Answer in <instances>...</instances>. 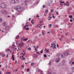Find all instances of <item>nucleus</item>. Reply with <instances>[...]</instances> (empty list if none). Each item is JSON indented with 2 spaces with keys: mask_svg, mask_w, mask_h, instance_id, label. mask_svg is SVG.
Wrapping results in <instances>:
<instances>
[{
  "mask_svg": "<svg viewBox=\"0 0 74 74\" xmlns=\"http://www.w3.org/2000/svg\"><path fill=\"white\" fill-rule=\"evenodd\" d=\"M14 8L16 10H17V11H18V12H21V11H22L23 9V7L20 5L16 6Z\"/></svg>",
  "mask_w": 74,
  "mask_h": 74,
  "instance_id": "f257e3e1",
  "label": "nucleus"
},
{
  "mask_svg": "<svg viewBox=\"0 0 74 74\" xmlns=\"http://www.w3.org/2000/svg\"><path fill=\"white\" fill-rule=\"evenodd\" d=\"M69 54V51H66L65 52H64L63 54H62L61 55V56L62 58H64L65 56H66L68 55Z\"/></svg>",
  "mask_w": 74,
  "mask_h": 74,
  "instance_id": "f03ea898",
  "label": "nucleus"
},
{
  "mask_svg": "<svg viewBox=\"0 0 74 74\" xmlns=\"http://www.w3.org/2000/svg\"><path fill=\"white\" fill-rule=\"evenodd\" d=\"M6 7V5H5V4L1 3L0 4V7L1 8H5Z\"/></svg>",
  "mask_w": 74,
  "mask_h": 74,
  "instance_id": "7ed1b4c3",
  "label": "nucleus"
},
{
  "mask_svg": "<svg viewBox=\"0 0 74 74\" xmlns=\"http://www.w3.org/2000/svg\"><path fill=\"white\" fill-rule=\"evenodd\" d=\"M1 12L2 14H7L8 12L6 10H3L1 11Z\"/></svg>",
  "mask_w": 74,
  "mask_h": 74,
  "instance_id": "20e7f679",
  "label": "nucleus"
},
{
  "mask_svg": "<svg viewBox=\"0 0 74 74\" xmlns=\"http://www.w3.org/2000/svg\"><path fill=\"white\" fill-rule=\"evenodd\" d=\"M47 74H52V72L51 69H50L49 70Z\"/></svg>",
  "mask_w": 74,
  "mask_h": 74,
  "instance_id": "39448f33",
  "label": "nucleus"
},
{
  "mask_svg": "<svg viewBox=\"0 0 74 74\" xmlns=\"http://www.w3.org/2000/svg\"><path fill=\"white\" fill-rule=\"evenodd\" d=\"M67 5V6H68L69 7L70 5V4L69 2H67L66 3H64V5Z\"/></svg>",
  "mask_w": 74,
  "mask_h": 74,
  "instance_id": "423d86ee",
  "label": "nucleus"
},
{
  "mask_svg": "<svg viewBox=\"0 0 74 74\" xmlns=\"http://www.w3.org/2000/svg\"><path fill=\"white\" fill-rule=\"evenodd\" d=\"M11 59H12L13 61H14L15 60V58H14V54H12Z\"/></svg>",
  "mask_w": 74,
  "mask_h": 74,
  "instance_id": "0eeeda50",
  "label": "nucleus"
},
{
  "mask_svg": "<svg viewBox=\"0 0 74 74\" xmlns=\"http://www.w3.org/2000/svg\"><path fill=\"white\" fill-rule=\"evenodd\" d=\"M60 62V58H58L56 59V63H58V62Z\"/></svg>",
  "mask_w": 74,
  "mask_h": 74,
  "instance_id": "6e6552de",
  "label": "nucleus"
},
{
  "mask_svg": "<svg viewBox=\"0 0 74 74\" xmlns=\"http://www.w3.org/2000/svg\"><path fill=\"white\" fill-rule=\"evenodd\" d=\"M19 46L20 47H23V42H21L20 43L19 45Z\"/></svg>",
  "mask_w": 74,
  "mask_h": 74,
  "instance_id": "1a4fd4ad",
  "label": "nucleus"
},
{
  "mask_svg": "<svg viewBox=\"0 0 74 74\" xmlns=\"http://www.w3.org/2000/svg\"><path fill=\"white\" fill-rule=\"evenodd\" d=\"M9 28H10V27L8 26H7L5 27V29L6 30H8L9 29Z\"/></svg>",
  "mask_w": 74,
  "mask_h": 74,
  "instance_id": "9d476101",
  "label": "nucleus"
},
{
  "mask_svg": "<svg viewBox=\"0 0 74 74\" xmlns=\"http://www.w3.org/2000/svg\"><path fill=\"white\" fill-rule=\"evenodd\" d=\"M10 4H15V0L12 1L10 2Z\"/></svg>",
  "mask_w": 74,
  "mask_h": 74,
  "instance_id": "9b49d317",
  "label": "nucleus"
},
{
  "mask_svg": "<svg viewBox=\"0 0 74 74\" xmlns=\"http://www.w3.org/2000/svg\"><path fill=\"white\" fill-rule=\"evenodd\" d=\"M42 36H45V31L44 30H42Z\"/></svg>",
  "mask_w": 74,
  "mask_h": 74,
  "instance_id": "f8f14e48",
  "label": "nucleus"
},
{
  "mask_svg": "<svg viewBox=\"0 0 74 74\" xmlns=\"http://www.w3.org/2000/svg\"><path fill=\"white\" fill-rule=\"evenodd\" d=\"M19 2V1L18 0H14V4H17Z\"/></svg>",
  "mask_w": 74,
  "mask_h": 74,
  "instance_id": "ddd939ff",
  "label": "nucleus"
},
{
  "mask_svg": "<svg viewBox=\"0 0 74 74\" xmlns=\"http://www.w3.org/2000/svg\"><path fill=\"white\" fill-rule=\"evenodd\" d=\"M46 53H49V49H45Z\"/></svg>",
  "mask_w": 74,
  "mask_h": 74,
  "instance_id": "4468645a",
  "label": "nucleus"
},
{
  "mask_svg": "<svg viewBox=\"0 0 74 74\" xmlns=\"http://www.w3.org/2000/svg\"><path fill=\"white\" fill-rule=\"evenodd\" d=\"M38 71L39 72V73H40V74H44V73H42V71H41V70H38Z\"/></svg>",
  "mask_w": 74,
  "mask_h": 74,
  "instance_id": "2eb2a0df",
  "label": "nucleus"
},
{
  "mask_svg": "<svg viewBox=\"0 0 74 74\" xmlns=\"http://www.w3.org/2000/svg\"><path fill=\"white\" fill-rule=\"evenodd\" d=\"M22 56V60H25L26 59L25 58L23 57L24 56Z\"/></svg>",
  "mask_w": 74,
  "mask_h": 74,
  "instance_id": "dca6fc26",
  "label": "nucleus"
},
{
  "mask_svg": "<svg viewBox=\"0 0 74 74\" xmlns=\"http://www.w3.org/2000/svg\"><path fill=\"white\" fill-rule=\"evenodd\" d=\"M28 39V38H27L26 39H23V41H27V40Z\"/></svg>",
  "mask_w": 74,
  "mask_h": 74,
  "instance_id": "f3484780",
  "label": "nucleus"
},
{
  "mask_svg": "<svg viewBox=\"0 0 74 74\" xmlns=\"http://www.w3.org/2000/svg\"><path fill=\"white\" fill-rule=\"evenodd\" d=\"M71 69L73 72H74V67H73L71 68Z\"/></svg>",
  "mask_w": 74,
  "mask_h": 74,
  "instance_id": "a211bd4d",
  "label": "nucleus"
},
{
  "mask_svg": "<svg viewBox=\"0 0 74 74\" xmlns=\"http://www.w3.org/2000/svg\"><path fill=\"white\" fill-rule=\"evenodd\" d=\"M25 5H27V3H28V1H25Z\"/></svg>",
  "mask_w": 74,
  "mask_h": 74,
  "instance_id": "6ab92c4d",
  "label": "nucleus"
},
{
  "mask_svg": "<svg viewBox=\"0 0 74 74\" xmlns=\"http://www.w3.org/2000/svg\"><path fill=\"white\" fill-rule=\"evenodd\" d=\"M74 64V62H72L71 63V66L72 67H73V65Z\"/></svg>",
  "mask_w": 74,
  "mask_h": 74,
  "instance_id": "aec40b11",
  "label": "nucleus"
},
{
  "mask_svg": "<svg viewBox=\"0 0 74 74\" xmlns=\"http://www.w3.org/2000/svg\"><path fill=\"white\" fill-rule=\"evenodd\" d=\"M26 27H29V25L27 24V25H25V26L24 27V28H25Z\"/></svg>",
  "mask_w": 74,
  "mask_h": 74,
  "instance_id": "412c9836",
  "label": "nucleus"
},
{
  "mask_svg": "<svg viewBox=\"0 0 74 74\" xmlns=\"http://www.w3.org/2000/svg\"><path fill=\"white\" fill-rule=\"evenodd\" d=\"M53 46H54V47L53 48V49H55V48H56V45L55 44L54 45H53Z\"/></svg>",
  "mask_w": 74,
  "mask_h": 74,
  "instance_id": "4be33fe9",
  "label": "nucleus"
},
{
  "mask_svg": "<svg viewBox=\"0 0 74 74\" xmlns=\"http://www.w3.org/2000/svg\"><path fill=\"white\" fill-rule=\"evenodd\" d=\"M48 26L49 27V28H51V27L52 26V24H50L48 25Z\"/></svg>",
  "mask_w": 74,
  "mask_h": 74,
  "instance_id": "5701e85b",
  "label": "nucleus"
},
{
  "mask_svg": "<svg viewBox=\"0 0 74 74\" xmlns=\"http://www.w3.org/2000/svg\"><path fill=\"white\" fill-rule=\"evenodd\" d=\"M31 23L33 24H34V20H33L31 21Z\"/></svg>",
  "mask_w": 74,
  "mask_h": 74,
  "instance_id": "b1692460",
  "label": "nucleus"
},
{
  "mask_svg": "<svg viewBox=\"0 0 74 74\" xmlns=\"http://www.w3.org/2000/svg\"><path fill=\"white\" fill-rule=\"evenodd\" d=\"M2 18H0V22H2Z\"/></svg>",
  "mask_w": 74,
  "mask_h": 74,
  "instance_id": "393cba45",
  "label": "nucleus"
},
{
  "mask_svg": "<svg viewBox=\"0 0 74 74\" xmlns=\"http://www.w3.org/2000/svg\"><path fill=\"white\" fill-rule=\"evenodd\" d=\"M25 30H29V28H25Z\"/></svg>",
  "mask_w": 74,
  "mask_h": 74,
  "instance_id": "a878e982",
  "label": "nucleus"
},
{
  "mask_svg": "<svg viewBox=\"0 0 74 74\" xmlns=\"http://www.w3.org/2000/svg\"><path fill=\"white\" fill-rule=\"evenodd\" d=\"M27 50H29V51H31V50H32V49L30 48L29 47V48H28L27 49Z\"/></svg>",
  "mask_w": 74,
  "mask_h": 74,
  "instance_id": "bb28decb",
  "label": "nucleus"
},
{
  "mask_svg": "<svg viewBox=\"0 0 74 74\" xmlns=\"http://www.w3.org/2000/svg\"><path fill=\"white\" fill-rule=\"evenodd\" d=\"M34 64V62H32L31 64V66H33Z\"/></svg>",
  "mask_w": 74,
  "mask_h": 74,
  "instance_id": "cd10ccee",
  "label": "nucleus"
},
{
  "mask_svg": "<svg viewBox=\"0 0 74 74\" xmlns=\"http://www.w3.org/2000/svg\"><path fill=\"white\" fill-rule=\"evenodd\" d=\"M19 36L18 35V36H16V39H18V38H19Z\"/></svg>",
  "mask_w": 74,
  "mask_h": 74,
  "instance_id": "c85d7f7f",
  "label": "nucleus"
},
{
  "mask_svg": "<svg viewBox=\"0 0 74 74\" xmlns=\"http://www.w3.org/2000/svg\"><path fill=\"white\" fill-rule=\"evenodd\" d=\"M6 74H11V73H10V72H9L8 71V72L7 73H6Z\"/></svg>",
  "mask_w": 74,
  "mask_h": 74,
  "instance_id": "c756f323",
  "label": "nucleus"
},
{
  "mask_svg": "<svg viewBox=\"0 0 74 74\" xmlns=\"http://www.w3.org/2000/svg\"><path fill=\"white\" fill-rule=\"evenodd\" d=\"M60 53H58L57 54L56 56H59V55H60Z\"/></svg>",
  "mask_w": 74,
  "mask_h": 74,
  "instance_id": "7c9ffc66",
  "label": "nucleus"
},
{
  "mask_svg": "<svg viewBox=\"0 0 74 74\" xmlns=\"http://www.w3.org/2000/svg\"><path fill=\"white\" fill-rule=\"evenodd\" d=\"M60 3H63L64 4V1H60Z\"/></svg>",
  "mask_w": 74,
  "mask_h": 74,
  "instance_id": "2f4dec72",
  "label": "nucleus"
},
{
  "mask_svg": "<svg viewBox=\"0 0 74 74\" xmlns=\"http://www.w3.org/2000/svg\"><path fill=\"white\" fill-rule=\"evenodd\" d=\"M24 54L23 53H21V54H22L23 55V56H24V55H25V54H26V53H25V52H24Z\"/></svg>",
  "mask_w": 74,
  "mask_h": 74,
  "instance_id": "473e14b6",
  "label": "nucleus"
},
{
  "mask_svg": "<svg viewBox=\"0 0 74 74\" xmlns=\"http://www.w3.org/2000/svg\"><path fill=\"white\" fill-rule=\"evenodd\" d=\"M65 62H66V61H65V60H63L62 61L63 63H64Z\"/></svg>",
  "mask_w": 74,
  "mask_h": 74,
  "instance_id": "72a5a7b5",
  "label": "nucleus"
},
{
  "mask_svg": "<svg viewBox=\"0 0 74 74\" xmlns=\"http://www.w3.org/2000/svg\"><path fill=\"white\" fill-rule=\"evenodd\" d=\"M69 17L71 18H73V16H72V15H70Z\"/></svg>",
  "mask_w": 74,
  "mask_h": 74,
  "instance_id": "f704fd0d",
  "label": "nucleus"
},
{
  "mask_svg": "<svg viewBox=\"0 0 74 74\" xmlns=\"http://www.w3.org/2000/svg\"><path fill=\"white\" fill-rule=\"evenodd\" d=\"M29 70H30V69H29V68H28L27 69V71H29Z\"/></svg>",
  "mask_w": 74,
  "mask_h": 74,
  "instance_id": "c9c22d12",
  "label": "nucleus"
},
{
  "mask_svg": "<svg viewBox=\"0 0 74 74\" xmlns=\"http://www.w3.org/2000/svg\"><path fill=\"white\" fill-rule=\"evenodd\" d=\"M44 56L45 58H47V55L46 54H44Z\"/></svg>",
  "mask_w": 74,
  "mask_h": 74,
  "instance_id": "e433bc0d",
  "label": "nucleus"
},
{
  "mask_svg": "<svg viewBox=\"0 0 74 74\" xmlns=\"http://www.w3.org/2000/svg\"><path fill=\"white\" fill-rule=\"evenodd\" d=\"M43 8H45V7H46V6L45 5H43Z\"/></svg>",
  "mask_w": 74,
  "mask_h": 74,
  "instance_id": "4c0bfd02",
  "label": "nucleus"
},
{
  "mask_svg": "<svg viewBox=\"0 0 74 74\" xmlns=\"http://www.w3.org/2000/svg\"><path fill=\"white\" fill-rule=\"evenodd\" d=\"M36 17H37V18H39V16H38V14H36Z\"/></svg>",
  "mask_w": 74,
  "mask_h": 74,
  "instance_id": "58836bf2",
  "label": "nucleus"
},
{
  "mask_svg": "<svg viewBox=\"0 0 74 74\" xmlns=\"http://www.w3.org/2000/svg\"><path fill=\"white\" fill-rule=\"evenodd\" d=\"M48 12V10H46L45 11V12Z\"/></svg>",
  "mask_w": 74,
  "mask_h": 74,
  "instance_id": "ea45409f",
  "label": "nucleus"
},
{
  "mask_svg": "<svg viewBox=\"0 0 74 74\" xmlns=\"http://www.w3.org/2000/svg\"><path fill=\"white\" fill-rule=\"evenodd\" d=\"M42 52H43V50H42L40 51V53H42Z\"/></svg>",
  "mask_w": 74,
  "mask_h": 74,
  "instance_id": "a19ab883",
  "label": "nucleus"
},
{
  "mask_svg": "<svg viewBox=\"0 0 74 74\" xmlns=\"http://www.w3.org/2000/svg\"><path fill=\"white\" fill-rule=\"evenodd\" d=\"M60 6H62V5H63V4L61 3L60 5Z\"/></svg>",
  "mask_w": 74,
  "mask_h": 74,
  "instance_id": "79ce46f5",
  "label": "nucleus"
},
{
  "mask_svg": "<svg viewBox=\"0 0 74 74\" xmlns=\"http://www.w3.org/2000/svg\"><path fill=\"white\" fill-rule=\"evenodd\" d=\"M2 56H3V57H4L5 56V55L4 54H3L2 55Z\"/></svg>",
  "mask_w": 74,
  "mask_h": 74,
  "instance_id": "37998d69",
  "label": "nucleus"
},
{
  "mask_svg": "<svg viewBox=\"0 0 74 74\" xmlns=\"http://www.w3.org/2000/svg\"><path fill=\"white\" fill-rule=\"evenodd\" d=\"M10 49H8L6 51H10Z\"/></svg>",
  "mask_w": 74,
  "mask_h": 74,
  "instance_id": "c03bdc74",
  "label": "nucleus"
},
{
  "mask_svg": "<svg viewBox=\"0 0 74 74\" xmlns=\"http://www.w3.org/2000/svg\"><path fill=\"white\" fill-rule=\"evenodd\" d=\"M37 49L36 48L35 49V52H37Z\"/></svg>",
  "mask_w": 74,
  "mask_h": 74,
  "instance_id": "a18cd8bd",
  "label": "nucleus"
},
{
  "mask_svg": "<svg viewBox=\"0 0 74 74\" xmlns=\"http://www.w3.org/2000/svg\"><path fill=\"white\" fill-rule=\"evenodd\" d=\"M3 25H6V23H5V22L4 23Z\"/></svg>",
  "mask_w": 74,
  "mask_h": 74,
  "instance_id": "49530a36",
  "label": "nucleus"
},
{
  "mask_svg": "<svg viewBox=\"0 0 74 74\" xmlns=\"http://www.w3.org/2000/svg\"><path fill=\"white\" fill-rule=\"evenodd\" d=\"M51 45H52V46H53V45H55V44H53V43H51Z\"/></svg>",
  "mask_w": 74,
  "mask_h": 74,
  "instance_id": "de8ad7c7",
  "label": "nucleus"
},
{
  "mask_svg": "<svg viewBox=\"0 0 74 74\" xmlns=\"http://www.w3.org/2000/svg\"><path fill=\"white\" fill-rule=\"evenodd\" d=\"M42 22H43L42 21H40V23H42Z\"/></svg>",
  "mask_w": 74,
  "mask_h": 74,
  "instance_id": "09e8293b",
  "label": "nucleus"
},
{
  "mask_svg": "<svg viewBox=\"0 0 74 74\" xmlns=\"http://www.w3.org/2000/svg\"><path fill=\"white\" fill-rule=\"evenodd\" d=\"M38 28H41V27H40V26L39 25H38Z\"/></svg>",
  "mask_w": 74,
  "mask_h": 74,
  "instance_id": "8fccbe9b",
  "label": "nucleus"
},
{
  "mask_svg": "<svg viewBox=\"0 0 74 74\" xmlns=\"http://www.w3.org/2000/svg\"><path fill=\"white\" fill-rule=\"evenodd\" d=\"M36 53H38V55H40V53H39L38 52H37Z\"/></svg>",
  "mask_w": 74,
  "mask_h": 74,
  "instance_id": "3c124183",
  "label": "nucleus"
},
{
  "mask_svg": "<svg viewBox=\"0 0 74 74\" xmlns=\"http://www.w3.org/2000/svg\"><path fill=\"white\" fill-rule=\"evenodd\" d=\"M53 10H51V12H53Z\"/></svg>",
  "mask_w": 74,
  "mask_h": 74,
  "instance_id": "603ef678",
  "label": "nucleus"
},
{
  "mask_svg": "<svg viewBox=\"0 0 74 74\" xmlns=\"http://www.w3.org/2000/svg\"><path fill=\"white\" fill-rule=\"evenodd\" d=\"M70 22H73V20L72 19H70Z\"/></svg>",
  "mask_w": 74,
  "mask_h": 74,
  "instance_id": "864d4df0",
  "label": "nucleus"
},
{
  "mask_svg": "<svg viewBox=\"0 0 74 74\" xmlns=\"http://www.w3.org/2000/svg\"><path fill=\"white\" fill-rule=\"evenodd\" d=\"M48 18H50V19H51L52 18V17L51 16H48Z\"/></svg>",
  "mask_w": 74,
  "mask_h": 74,
  "instance_id": "5fc2aeb1",
  "label": "nucleus"
},
{
  "mask_svg": "<svg viewBox=\"0 0 74 74\" xmlns=\"http://www.w3.org/2000/svg\"><path fill=\"white\" fill-rule=\"evenodd\" d=\"M55 27H58V25H56V26H55Z\"/></svg>",
  "mask_w": 74,
  "mask_h": 74,
  "instance_id": "6e6d98bb",
  "label": "nucleus"
},
{
  "mask_svg": "<svg viewBox=\"0 0 74 74\" xmlns=\"http://www.w3.org/2000/svg\"><path fill=\"white\" fill-rule=\"evenodd\" d=\"M51 62H50L49 63V65H51Z\"/></svg>",
  "mask_w": 74,
  "mask_h": 74,
  "instance_id": "4d7b16f0",
  "label": "nucleus"
},
{
  "mask_svg": "<svg viewBox=\"0 0 74 74\" xmlns=\"http://www.w3.org/2000/svg\"><path fill=\"white\" fill-rule=\"evenodd\" d=\"M57 48H58L59 47V45H57Z\"/></svg>",
  "mask_w": 74,
  "mask_h": 74,
  "instance_id": "13d9d810",
  "label": "nucleus"
},
{
  "mask_svg": "<svg viewBox=\"0 0 74 74\" xmlns=\"http://www.w3.org/2000/svg\"><path fill=\"white\" fill-rule=\"evenodd\" d=\"M33 47L34 48H35H35H36V46H34Z\"/></svg>",
  "mask_w": 74,
  "mask_h": 74,
  "instance_id": "bf43d9fd",
  "label": "nucleus"
},
{
  "mask_svg": "<svg viewBox=\"0 0 74 74\" xmlns=\"http://www.w3.org/2000/svg\"><path fill=\"white\" fill-rule=\"evenodd\" d=\"M56 14L57 15H58V12H56Z\"/></svg>",
  "mask_w": 74,
  "mask_h": 74,
  "instance_id": "052dcab7",
  "label": "nucleus"
},
{
  "mask_svg": "<svg viewBox=\"0 0 74 74\" xmlns=\"http://www.w3.org/2000/svg\"><path fill=\"white\" fill-rule=\"evenodd\" d=\"M53 18H55V17L54 16H53Z\"/></svg>",
  "mask_w": 74,
  "mask_h": 74,
  "instance_id": "680f3d73",
  "label": "nucleus"
},
{
  "mask_svg": "<svg viewBox=\"0 0 74 74\" xmlns=\"http://www.w3.org/2000/svg\"><path fill=\"white\" fill-rule=\"evenodd\" d=\"M8 18H10V16H8Z\"/></svg>",
  "mask_w": 74,
  "mask_h": 74,
  "instance_id": "e2e57ef3",
  "label": "nucleus"
},
{
  "mask_svg": "<svg viewBox=\"0 0 74 74\" xmlns=\"http://www.w3.org/2000/svg\"><path fill=\"white\" fill-rule=\"evenodd\" d=\"M21 72L23 74H24V72H23V71H21Z\"/></svg>",
  "mask_w": 74,
  "mask_h": 74,
  "instance_id": "0e129e2a",
  "label": "nucleus"
},
{
  "mask_svg": "<svg viewBox=\"0 0 74 74\" xmlns=\"http://www.w3.org/2000/svg\"><path fill=\"white\" fill-rule=\"evenodd\" d=\"M71 40H72V41H73H73H74V39H73H73H71Z\"/></svg>",
  "mask_w": 74,
  "mask_h": 74,
  "instance_id": "69168bd1",
  "label": "nucleus"
},
{
  "mask_svg": "<svg viewBox=\"0 0 74 74\" xmlns=\"http://www.w3.org/2000/svg\"><path fill=\"white\" fill-rule=\"evenodd\" d=\"M5 67H6V68H7V67H8V66H5Z\"/></svg>",
  "mask_w": 74,
  "mask_h": 74,
  "instance_id": "338daca9",
  "label": "nucleus"
},
{
  "mask_svg": "<svg viewBox=\"0 0 74 74\" xmlns=\"http://www.w3.org/2000/svg\"><path fill=\"white\" fill-rule=\"evenodd\" d=\"M50 33L49 32H47V34H48V33Z\"/></svg>",
  "mask_w": 74,
  "mask_h": 74,
  "instance_id": "774afa93",
  "label": "nucleus"
}]
</instances>
